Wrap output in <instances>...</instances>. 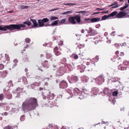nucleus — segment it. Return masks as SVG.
Here are the masks:
<instances>
[{"instance_id":"nucleus-49","label":"nucleus","mask_w":129,"mask_h":129,"mask_svg":"<svg viewBox=\"0 0 129 129\" xmlns=\"http://www.w3.org/2000/svg\"><path fill=\"white\" fill-rule=\"evenodd\" d=\"M25 72H27V69H25Z\"/></svg>"},{"instance_id":"nucleus-12","label":"nucleus","mask_w":129,"mask_h":129,"mask_svg":"<svg viewBox=\"0 0 129 129\" xmlns=\"http://www.w3.org/2000/svg\"><path fill=\"white\" fill-rule=\"evenodd\" d=\"M100 19V18H92L90 19V21L92 22L93 23L98 21H99Z\"/></svg>"},{"instance_id":"nucleus-34","label":"nucleus","mask_w":129,"mask_h":129,"mask_svg":"<svg viewBox=\"0 0 129 129\" xmlns=\"http://www.w3.org/2000/svg\"><path fill=\"white\" fill-rule=\"evenodd\" d=\"M119 7V6L118 5H116L115 6H113L111 7V8H118Z\"/></svg>"},{"instance_id":"nucleus-15","label":"nucleus","mask_w":129,"mask_h":129,"mask_svg":"<svg viewBox=\"0 0 129 129\" xmlns=\"http://www.w3.org/2000/svg\"><path fill=\"white\" fill-rule=\"evenodd\" d=\"M115 45L117 47V48H118V47H117V46H119H119L120 45L121 46H124V45H126V43H124L122 44H121L120 43L115 44Z\"/></svg>"},{"instance_id":"nucleus-48","label":"nucleus","mask_w":129,"mask_h":129,"mask_svg":"<svg viewBox=\"0 0 129 129\" xmlns=\"http://www.w3.org/2000/svg\"><path fill=\"white\" fill-rule=\"evenodd\" d=\"M43 89V88H41V87H40V90H42Z\"/></svg>"},{"instance_id":"nucleus-7","label":"nucleus","mask_w":129,"mask_h":129,"mask_svg":"<svg viewBox=\"0 0 129 129\" xmlns=\"http://www.w3.org/2000/svg\"><path fill=\"white\" fill-rule=\"evenodd\" d=\"M88 33L91 36H94L97 34L98 33L95 30L92 29V28H90Z\"/></svg>"},{"instance_id":"nucleus-28","label":"nucleus","mask_w":129,"mask_h":129,"mask_svg":"<svg viewBox=\"0 0 129 129\" xmlns=\"http://www.w3.org/2000/svg\"><path fill=\"white\" fill-rule=\"evenodd\" d=\"M113 94L115 96H117L118 94V92L117 91H114L113 92Z\"/></svg>"},{"instance_id":"nucleus-26","label":"nucleus","mask_w":129,"mask_h":129,"mask_svg":"<svg viewBox=\"0 0 129 129\" xmlns=\"http://www.w3.org/2000/svg\"><path fill=\"white\" fill-rule=\"evenodd\" d=\"M30 39L28 38H26L25 39V42L27 43H29L30 42Z\"/></svg>"},{"instance_id":"nucleus-10","label":"nucleus","mask_w":129,"mask_h":129,"mask_svg":"<svg viewBox=\"0 0 129 129\" xmlns=\"http://www.w3.org/2000/svg\"><path fill=\"white\" fill-rule=\"evenodd\" d=\"M54 53L56 56H58L60 54V53L58 51L57 47H56L54 48Z\"/></svg>"},{"instance_id":"nucleus-9","label":"nucleus","mask_w":129,"mask_h":129,"mask_svg":"<svg viewBox=\"0 0 129 129\" xmlns=\"http://www.w3.org/2000/svg\"><path fill=\"white\" fill-rule=\"evenodd\" d=\"M38 23L39 24L38 27H41L44 26L45 25V24L42 21L41 19H39L38 20Z\"/></svg>"},{"instance_id":"nucleus-41","label":"nucleus","mask_w":129,"mask_h":129,"mask_svg":"<svg viewBox=\"0 0 129 129\" xmlns=\"http://www.w3.org/2000/svg\"><path fill=\"white\" fill-rule=\"evenodd\" d=\"M81 32L82 33H84V29H82L81 30Z\"/></svg>"},{"instance_id":"nucleus-60","label":"nucleus","mask_w":129,"mask_h":129,"mask_svg":"<svg viewBox=\"0 0 129 129\" xmlns=\"http://www.w3.org/2000/svg\"><path fill=\"white\" fill-rule=\"evenodd\" d=\"M127 1H128V2L129 4V0H127Z\"/></svg>"},{"instance_id":"nucleus-39","label":"nucleus","mask_w":129,"mask_h":129,"mask_svg":"<svg viewBox=\"0 0 129 129\" xmlns=\"http://www.w3.org/2000/svg\"><path fill=\"white\" fill-rule=\"evenodd\" d=\"M3 114L5 116H6V115H7L8 113H7L6 112H5L4 113H3Z\"/></svg>"},{"instance_id":"nucleus-47","label":"nucleus","mask_w":129,"mask_h":129,"mask_svg":"<svg viewBox=\"0 0 129 129\" xmlns=\"http://www.w3.org/2000/svg\"><path fill=\"white\" fill-rule=\"evenodd\" d=\"M112 6H113V5H112V4L111 5H109L108 7H110Z\"/></svg>"},{"instance_id":"nucleus-64","label":"nucleus","mask_w":129,"mask_h":129,"mask_svg":"<svg viewBox=\"0 0 129 129\" xmlns=\"http://www.w3.org/2000/svg\"><path fill=\"white\" fill-rule=\"evenodd\" d=\"M128 115L129 116V112H128Z\"/></svg>"},{"instance_id":"nucleus-24","label":"nucleus","mask_w":129,"mask_h":129,"mask_svg":"<svg viewBox=\"0 0 129 129\" xmlns=\"http://www.w3.org/2000/svg\"><path fill=\"white\" fill-rule=\"evenodd\" d=\"M109 17H109V15H105L102 17V18L103 20H105L108 18H109Z\"/></svg>"},{"instance_id":"nucleus-16","label":"nucleus","mask_w":129,"mask_h":129,"mask_svg":"<svg viewBox=\"0 0 129 129\" xmlns=\"http://www.w3.org/2000/svg\"><path fill=\"white\" fill-rule=\"evenodd\" d=\"M23 23L24 24H26L28 26L31 25V22L29 20H27V21L24 22H23Z\"/></svg>"},{"instance_id":"nucleus-42","label":"nucleus","mask_w":129,"mask_h":129,"mask_svg":"<svg viewBox=\"0 0 129 129\" xmlns=\"http://www.w3.org/2000/svg\"><path fill=\"white\" fill-rule=\"evenodd\" d=\"M9 95L10 96L9 98H8V99H10L12 97L11 95L10 94H9Z\"/></svg>"},{"instance_id":"nucleus-22","label":"nucleus","mask_w":129,"mask_h":129,"mask_svg":"<svg viewBox=\"0 0 129 129\" xmlns=\"http://www.w3.org/2000/svg\"><path fill=\"white\" fill-rule=\"evenodd\" d=\"M28 7V6H25L24 5H21L20 6L21 8L22 9H26Z\"/></svg>"},{"instance_id":"nucleus-30","label":"nucleus","mask_w":129,"mask_h":129,"mask_svg":"<svg viewBox=\"0 0 129 129\" xmlns=\"http://www.w3.org/2000/svg\"><path fill=\"white\" fill-rule=\"evenodd\" d=\"M74 58L75 59H77L78 58V56L77 55H75L74 56Z\"/></svg>"},{"instance_id":"nucleus-63","label":"nucleus","mask_w":129,"mask_h":129,"mask_svg":"<svg viewBox=\"0 0 129 129\" xmlns=\"http://www.w3.org/2000/svg\"><path fill=\"white\" fill-rule=\"evenodd\" d=\"M112 33H113V34H114V33H115V32H112Z\"/></svg>"},{"instance_id":"nucleus-52","label":"nucleus","mask_w":129,"mask_h":129,"mask_svg":"<svg viewBox=\"0 0 129 129\" xmlns=\"http://www.w3.org/2000/svg\"><path fill=\"white\" fill-rule=\"evenodd\" d=\"M25 47H26V48H27L28 47V45H26Z\"/></svg>"},{"instance_id":"nucleus-51","label":"nucleus","mask_w":129,"mask_h":129,"mask_svg":"<svg viewBox=\"0 0 129 129\" xmlns=\"http://www.w3.org/2000/svg\"><path fill=\"white\" fill-rule=\"evenodd\" d=\"M108 11H106L105 12H104L103 13H108Z\"/></svg>"},{"instance_id":"nucleus-44","label":"nucleus","mask_w":129,"mask_h":129,"mask_svg":"<svg viewBox=\"0 0 129 129\" xmlns=\"http://www.w3.org/2000/svg\"><path fill=\"white\" fill-rule=\"evenodd\" d=\"M85 20H90V19H89V18H88V19L86 18L85 19Z\"/></svg>"},{"instance_id":"nucleus-57","label":"nucleus","mask_w":129,"mask_h":129,"mask_svg":"<svg viewBox=\"0 0 129 129\" xmlns=\"http://www.w3.org/2000/svg\"><path fill=\"white\" fill-rule=\"evenodd\" d=\"M105 9V8H103L102 9H101V10H104V9Z\"/></svg>"},{"instance_id":"nucleus-36","label":"nucleus","mask_w":129,"mask_h":129,"mask_svg":"<svg viewBox=\"0 0 129 129\" xmlns=\"http://www.w3.org/2000/svg\"><path fill=\"white\" fill-rule=\"evenodd\" d=\"M118 4V3H117V2H115L113 3L112 4L114 6V5H115L116 4Z\"/></svg>"},{"instance_id":"nucleus-20","label":"nucleus","mask_w":129,"mask_h":129,"mask_svg":"<svg viewBox=\"0 0 129 129\" xmlns=\"http://www.w3.org/2000/svg\"><path fill=\"white\" fill-rule=\"evenodd\" d=\"M57 19H58V18L55 16H52L50 18L51 21Z\"/></svg>"},{"instance_id":"nucleus-2","label":"nucleus","mask_w":129,"mask_h":129,"mask_svg":"<svg viewBox=\"0 0 129 129\" xmlns=\"http://www.w3.org/2000/svg\"><path fill=\"white\" fill-rule=\"evenodd\" d=\"M25 27V26L23 24H12L9 25H7L4 26H1V30L6 31L7 29L11 30L14 29L23 30L24 29H21V28H23Z\"/></svg>"},{"instance_id":"nucleus-53","label":"nucleus","mask_w":129,"mask_h":129,"mask_svg":"<svg viewBox=\"0 0 129 129\" xmlns=\"http://www.w3.org/2000/svg\"><path fill=\"white\" fill-rule=\"evenodd\" d=\"M121 2H124V0H119Z\"/></svg>"},{"instance_id":"nucleus-32","label":"nucleus","mask_w":129,"mask_h":129,"mask_svg":"<svg viewBox=\"0 0 129 129\" xmlns=\"http://www.w3.org/2000/svg\"><path fill=\"white\" fill-rule=\"evenodd\" d=\"M48 26H51V24H49L48 23H47L45 24L44 26L46 27Z\"/></svg>"},{"instance_id":"nucleus-21","label":"nucleus","mask_w":129,"mask_h":129,"mask_svg":"<svg viewBox=\"0 0 129 129\" xmlns=\"http://www.w3.org/2000/svg\"><path fill=\"white\" fill-rule=\"evenodd\" d=\"M44 23L47 22L49 20L47 18H44L42 19H41Z\"/></svg>"},{"instance_id":"nucleus-5","label":"nucleus","mask_w":129,"mask_h":129,"mask_svg":"<svg viewBox=\"0 0 129 129\" xmlns=\"http://www.w3.org/2000/svg\"><path fill=\"white\" fill-rule=\"evenodd\" d=\"M68 21L70 23L73 24H75L77 23L75 20L74 16L69 17V18Z\"/></svg>"},{"instance_id":"nucleus-4","label":"nucleus","mask_w":129,"mask_h":129,"mask_svg":"<svg viewBox=\"0 0 129 129\" xmlns=\"http://www.w3.org/2000/svg\"><path fill=\"white\" fill-rule=\"evenodd\" d=\"M60 88H65L67 87L68 85L66 81H61L59 84Z\"/></svg>"},{"instance_id":"nucleus-45","label":"nucleus","mask_w":129,"mask_h":129,"mask_svg":"<svg viewBox=\"0 0 129 129\" xmlns=\"http://www.w3.org/2000/svg\"><path fill=\"white\" fill-rule=\"evenodd\" d=\"M20 89V88H17L16 91H18V90H19V89Z\"/></svg>"},{"instance_id":"nucleus-54","label":"nucleus","mask_w":129,"mask_h":129,"mask_svg":"<svg viewBox=\"0 0 129 129\" xmlns=\"http://www.w3.org/2000/svg\"><path fill=\"white\" fill-rule=\"evenodd\" d=\"M76 90H78V89H77V88L75 89L74 90L76 92Z\"/></svg>"},{"instance_id":"nucleus-18","label":"nucleus","mask_w":129,"mask_h":129,"mask_svg":"<svg viewBox=\"0 0 129 129\" xmlns=\"http://www.w3.org/2000/svg\"><path fill=\"white\" fill-rule=\"evenodd\" d=\"M58 21H59V20H56L54 21V22L52 23V24H51V26H53L57 25L58 24Z\"/></svg>"},{"instance_id":"nucleus-33","label":"nucleus","mask_w":129,"mask_h":129,"mask_svg":"<svg viewBox=\"0 0 129 129\" xmlns=\"http://www.w3.org/2000/svg\"><path fill=\"white\" fill-rule=\"evenodd\" d=\"M87 12V11H82L79 12V13H81L85 14Z\"/></svg>"},{"instance_id":"nucleus-8","label":"nucleus","mask_w":129,"mask_h":129,"mask_svg":"<svg viewBox=\"0 0 129 129\" xmlns=\"http://www.w3.org/2000/svg\"><path fill=\"white\" fill-rule=\"evenodd\" d=\"M30 21L33 23V25H32V28H33L34 27H38V24L35 19H30Z\"/></svg>"},{"instance_id":"nucleus-35","label":"nucleus","mask_w":129,"mask_h":129,"mask_svg":"<svg viewBox=\"0 0 129 129\" xmlns=\"http://www.w3.org/2000/svg\"><path fill=\"white\" fill-rule=\"evenodd\" d=\"M58 9H59V8H56V9H52V10H50L49 11H50V12L52 11H55V10H58Z\"/></svg>"},{"instance_id":"nucleus-19","label":"nucleus","mask_w":129,"mask_h":129,"mask_svg":"<svg viewBox=\"0 0 129 129\" xmlns=\"http://www.w3.org/2000/svg\"><path fill=\"white\" fill-rule=\"evenodd\" d=\"M67 20L66 18L63 19L60 21H58V23H60L63 24Z\"/></svg>"},{"instance_id":"nucleus-13","label":"nucleus","mask_w":129,"mask_h":129,"mask_svg":"<svg viewBox=\"0 0 129 129\" xmlns=\"http://www.w3.org/2000/svg\"><path fill=\"white\" fill-rule=\"evenodd\" d=\"M117 12L116 11H115L112 12L109 15V17H113L115 15H116L117 14Z\"/></svg>"},{"instance_id":"nucleus-31","label":"nucleus","mask_w":129,"mask_h":129,"mask_svg":"<svg viewBox=\"0 0 129 129\" xmlns=\"http://www.w3.org/2000/svg\"><path fill=\"white\" fill-rule=\"evenodd\" d=\"M125 5L124 7V8H125V9L126 8H127V7H128V4H127V3H125Z\"/></svg>"},{"instance_id":"nucleus-17","label":"nucleus","mask_w":129,"mask_h":129,"mask_svg":"<svg viewBox=\"0 0 129 129\" xmlns=\"http://www.w3.org/2000/svg\"><path fill=\"white\" fill-rule=\"evenodd\" d=\"M73 11L72 10H70V11H67L66 12L63 13L62 14V15H67L69 14H70L72 13Z\"/></svg>"},{"instance_id":"nucleus-14","label":"nucleus","mask_w":129,"mask_h":129,"mask_svg":"<svg viewBox=\"0 0 129 129\" xmlns=\"http://www.w3.org/2000/svg\"><path fill=\"white\" fill-rule=\"evenodd\" d=\"M18 62V60L16 59H15L13 60L14 63L12 67V68H13L15 67L17 65V63Z\"/></svg>"},{"instance_id":"nucleus-58","label":"nucleus","mask_w":129,"mask_h":129,"mask_svg":"<svg viewBox=\"0 0 129 129\" xmlns=\"http://www.w3.org/2000/svg\"><path fill=\"white\" fill-rule=\"evenodd\" d=\"M97 10L99 11L100 10H101V9L98 8V9Z\"/></svg>"},{"instance_id":"nucleus-6","label":"nucleus","mask_w":129,"mask_h":129,"mask_svg":"<svg viewBox=\"0 0 129 129\" xmlns=\"http://www.w3.org/2000/svg\"><path fill=\"white\" fill-rule=\"evenodd\" d=\"M126 15V13L124 11H121L118 13L116 15L117 18H122L124 16H125Z\"/></svg>"},{"instance_id":"nucleus-46","label":"nucleus","mask_w":129,"mask_h":129,"mask_svg":"<svg viewBox=\"0 0 129 129\" xmlns=\"http://www.w3.org/2000/svg\"><path fill=\"white\" fill-rule=\"evenodd\" d=\"M123 63H127V62L126 61V60H124V61L123 62Z\"/></svg>"},{"instance_id":"nucleus-27","label":"nucleus","mask_w":129,"mask_h":129,"mask_svg":"<svg viewBox=\"0 0 129 129\" xmlns=\"http://www.w3.org/2000/svg\"><path fill=\"white\" fill-rule=\"evenodd\" d=\"M4 129H13V128L11 126H8L5 127Z\"/></svg>"},{"instance_id":"nucleus-25","label":"nucleus","mask_w":129,"mask_h":129,"mask_svg":"<svg viewBox=\"0 0 129 129\" xmlns=\"http://www.w3.org/2000/svg\"><path fill=\"white\" fill-rule=\"evenodd\" d=\"M4 98V96L3 94H0V100H3Z\"/></svg>"},{"instance_id":"nucleus-11","label":"nucleus","mask_w":129,"mask_h":129,"mask_svg":"<svg viewBox=\"0 0 129 129\" xmlns=\"http://www.w3.org/2000/svg\"><path fill=\"white\" fill-rule=\"evenodd\" d=\"M50 94V93L49 92H48V93L47 94L45 92L44 93H42V95L43 96V98L44 99H46V98H49V95Z\"/></svg>"},{"instance_id":"nucleus-38","label":"nucleus","mask_w":129,"mask_h":129,"mask_svg":"<svg viewBox=\"0 0 129 129\" xmlns=\"http://www.w3.org/2000/svg\"><path fill=\"white\" fill-rule=\"evenodd\" d=\"M125 9V8H124V7H121L120 8V10L122 11L124 10Z\"/></svg>"},{"instance_id":"nucleus-56","label":"nucleus","mask_w":129,"mask_h":129,"mask_svg":"<svg viewBox=\"0 0 129 129\" xmlns=\"http://www.w3.org/2000/svg\"><path fill=\"white\" fill-rule=\"evenodd\" d=\"M121 54L122 55H124V53H121Z\"/></svg>"},{"instance_id":"nucleus-1","label":"nucleus","mask_w":129,"mask_h":129,"mask_svg":"<svg viewBox=\"0 0 129 129\" xmlns=\"http://www.w3.org/2000/svg\"><path fill=\"white\" fill-rule=\"evenodd\" d=\"M38 106L37 99L34 98L27 99L23 103L22 108L23 111H30L35 109Z\"/></svg>"},{"instance_id":"nucleus-40","label":"nucleus","mask_w":129,"mask_h":129,"mask_svg":"<svg viewBox=\"0 0 129 129\" xmlns=\"http://www.w3.org/2000/svg\"><path fill=\"white\" fill-rule=\"evenodd\" d=\"M100 79H102V81L104 82L103 79L102 77H100L99 79V80H100Z\"/></svg>"},{"instance_id":"nucleus-55","label":"nucleus","mask_w":129,"mask_h":129,"mask_svg":"<svg viewBox=\"0 0 129 129\" xmlns=\"http://www.w3.org/2000/svg\"><path fill=\"white\" fill-rule=\"evenodd\" d=\"M105 122H104V121H102V123L103 124V123H105Z\"/></svg>"},{"instance_id":"nucleus-23","label":"nucleus","mask_w":129,"mask_h":129,"mask_svg":"<svg viewBox=\"0 0 129 129\" xmlns=\"http://www.w3.org/2000/svg\"><path fill=\"white\" fill-rule=\"evenodd\" d=\"M64 4L65 5H68V6H72V5H76V4H75L72 3H67L65 4Z\"/></svg>"},{"instance_id":"nucleus-3","label":"nucleus","mask_w":129,"mask_h":129,"mask_svg":"<svg viewBox=\"0 0 129 129\" xmlns=\"http://www.w3.org/2000/svg\"><path fill=\"white\" fill-rule=\"evenodd\" d=\"M75 20L76 22L79 24H82L84 23L83 22H81V17L79 15H77L74 16Z\"/></svg>"},{"instance_id":"nucleus-61","label":"nucleus","mask_w":129,"mask_h":129,"mask_svg":"<svg viewBox=\"0 0 129 129\" xmlns=\"http://www.w3.org/2000/svg\"><path fill=\"white\" fill-rule=\"evenodd\" d=\"M79 129H83V128H79Z\"/></svg>"},{"instance_id":"nucleus-43","label":"nucleus","mask_w":129,"mask_h":129,"mask_svg":"<svg viewBox=\"0 0 129 129\" xmlns=\"http://www.w3.org/2000/svg\"><path fill=\"white\" fill-rule=\"evenodd\" d=\"M119 52L118 51H116L115 52V53L116 54H118Z\"/></svg>"},{"instance_id":"nucleus-50","label":"nucleus","mask_w":129,"mask_h":129,"mask_svg":"<svg viewBox=\"0 0 129 129\" xmlns=\"http://www.w3.org/2000/svg\"><path fill=\"white\" fill-rule=\"evenodd\" d=\"M13 12V11H11L9 12L10 13H12Z\"/></svg>"},{"instance_id":"nucleus-29","label":"nucleus","mask_w":129,"mask_h":129,"mask_svg":"<svg viewBox=\"0 0 129 129\" xmlns=\"http://www.w3.org/2000/svg\"><path fill=\"white\" fill-rule=\"evenodd\" d=\"M4 67V65L2 64H0V69H3Z\"/></svg>"},{"instance_id":"nucleus-59","label":"nucleus","mask_w":129,"mask_h":129,"mask_svg":"<svg viewBox=\"0 0 129 129\" xmlns=\"http://www.w3.org/2000/svg\"><path fill=\"white\" fill-rule=\"evenodd\" d=\"M21 78H19V80H21Z\"/></svg>"},{"instance_id":"nucleus-37","label":"nucleus","mask_w":129,"mask_h":129,"mask_svg":"<svg viewBox=\"0 0 129 129\" xmlns=\"http://www.w3.org/2000/svg\"><path fill=\"white\" fill-rule=\"evenodd\" d=\"M100 13V12H94L93 13V15H94L96 14H99V13Z\"/></svg>"},{"instance_id":"nucleus-62","label":"nucleus","mask_w":129,"mask_h":129,"mask_svg":"<svg viewBox=\"0 0 129 129\" xmlns=\"http://www.w3.org/2000/svg\"><path fill=\"white\" fill-rule=\"evenodd\" d=\"M1 26H0V30H1Z\"/></svg>"}]
</instances>
